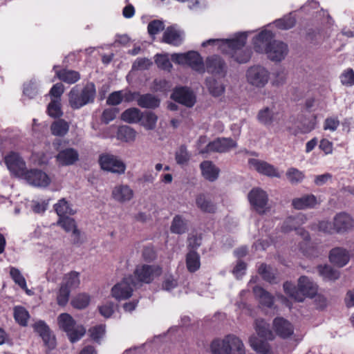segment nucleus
Here are the masks:
<instances>
[{"mask_svg": "<svg viewBox=\"0 0 354 354\" xmlns=\"http://www.w3.org/2000/svg\"><path fill=\"white\" fill-rule=\"evenodd\" d=\"M33 328L35 331L42 338L46 346L49 349H53L55 347V337L44 322L41 320L36 322L33 324Z\"/></svg>", "mask_w": 354, "mask_h": 354, "instance_id": "19", "label": "nucleus"}, {"mask_svg": "<svg viewBox=\"0 0 354 354\" xmlns=\"http://www.w3.org/2000/svg\"><path fill=\"white\" fill-rule=\"evenodd\" d=\"M279 113L274 106L264 107L259 110L257 118L258 121L266 126L271 125L278 119Z\"/></svg>", "mask_w": 354, "mask_h": 354, "instance_id": "27", "label": "nucleus"}, {"mask_svg": "<svg viewBox=\"0 0 354 354\" xmlns=\"http://www.w3.org/2000/svg\"><path fill=\"white\" fill-rule=\"evenodd\" d=\"M165 28L164 23L160 20H154L148 25V32L151 35H155L162 31Z\"/></svg>", "mask_w": 354, "mask_h": 354, "instance_id": "63", "label": "nucleus"}, {"mask_svg": "<svg viewBox=\"0 0 354 354\" xmlns=\"http://www.w3.org/2000/svg\"><path fill=\"white\" fill-rule=\"evenodd\" d=\"M285 292L292 299L302 301L305 297H313L317 292V286L306 276L298 279L297 288L290 282L283 284Z\"/></svg>", "mask_w": 354, "mask_h": 354, "instance_id": "2", "label": "nucleus"}, {"mask_svg": "<svg viewBox=\"0 0 354 354\" xmlns=\"http://www.w3.org/2000/svg\"><path fill=\"white\" fill-rule=\"evenodd\" d=\"M68 97H69V104L73 109H80L83 106L75 105L73 102L74 100L79 101L81 102V101H82L81 100L82 99V94L81 91L76 86L73 88L71 90V91L68 94Z\"/></svg>", "mask_w": 354, "mask_h": 354, "instance_id": "56", "label": "nucleus"}, {"mask_svg": "<svg viewBox=\"0 0 354 354\" xmlns=\"http://www.w3.org/2000/svg\"><path fill=\"white\" fill-rule=\"evenodd\" d=\"M245 77L247 82L257 88H264L270 79V73L261 65H254L248 68Z\"/></svg>", "mask_w": 354, "mask_h": 354, "instance_id": "6", "label": "nucleus"}, {"mask_svg": "<svg viewBox=\"0 0 354 354\" xmlns=\"http://www.w3.org/2000/svg\"><path fill=\"white\" fill-rule=\"evenodd\" d=\"M249 344L257 353L260 354H270V344L265 341L259 339L255 335H252L249 338Z\"/></svg>", "mask_w": 354, "mask_h": 354, "instance_id": "39", "label": "nucleus"}, {"mask_svg": "<svg viewBox=\"0 0 354 354\" xmlns=\"http://www.w3.org/2000/svg\"><path fill=\"white\" fill-rule=\"evenodd\" d=\"M206 86L209 92L215 97L221 95L225 91L223 84L212 77L206 80Z\"/></svg>", "mask_w": 354, "mask_h": 354, "instance_id": "44", "label": "nucleus"}, {"mask_svg": "<svg viewBox=\"0 0 354 354\" xmlns=\"http://www.w3.org/2000/svg\"><path fill=\"white\" fill-rule=\"evenodd\" d=\"M210 348L212 354H245L243 341L234 335L214 340Z\"/></svg>", "mask_w": 354, "mask_h": 354, "instance_id": "3", "label": "nucleus"}, {"mask_svg": "<svg viewBox=\"0 0 354 354\" xmlns=\"http://www.w3.org/2000/svg\"><path fill=\"white\" fill-rule=\"evenodd\" d=\"M59 327L65 331L71 342L80 340L85 334L86 329L77 324L73 318L68 313H62L57 317Z\"/></svg>", "mask_w": 354, "mask_h": 354, "instance_id": "4", "label": "nucleus"}, {"mask_svg": "<svg viewBox=\"0 0 354 354\" xmlns=\"http://www.w3.org/2000/svg\"><path fill=\"white\" fill-rule=\"evenodd\" d=\"M286 176L288 180L292 184L299 183L305 178V175L303 171L294 167H291L288 169Z\"/></svg>", "mask_w": 354, "mask_h": 354, "instance_id": "49", "label": "nucleus"}, {"mask_svg": "<svg viewBox=\"0 0 354 354\" xmlns=\"http://www.w3.org/2000/svg\"><path fill=\"white\" fill-rule=\"evenodd\" d=\"M335 231L339 234L346 233L354 227V218L346 212L337 214L334 218Z\"/></svg>", "mask_w": 354, "mask_h": 354, "instance_id": "16", "label": "nucleus"}, {"mask_svg": "<svg viewBox=\"0 0 354 354\" xmlns=\"http://www.w3.org/2000/svg\"><path fill=\"white\" fill-rule=\"evenodd\" d=\"M196 56H190L188 57L187 65L191 66L194 70L198 72H203L205 71L204 64L201 55L195 52Z\"/></svg>", "mask_w": 354, "mask_h": 354, "instance_id": "51", "label": "nucleus"}, {"mask_svg": "<svg viewBox=\"0 0 354 354\" xmlns=\"http://www.w3.org/2000/svg\"><path fill=\"white\" fill-rule=\"evenodd\" d=\"M248 198L253 209L259 214H265L270 210L269 199L267 193L261 188L252 189Z\"/></svg>", "mask_w": 354, "mask_h": 354, "instance_id": "8", "label": "nucleus"}, {"mask_svg": "<svg viewBox=\"0 0 354 354\" xmlns=\"http://www.w3.org/2000/svg\"><path fill=\"white\" fill-rule=\"evenodd\" d=\"M196 205L203 212L214 213L216 209V205L212 201V196L207 194L197 195Z\"/></svg>", "mask_w": 354, "mask_h": 354, "instance_id": "28", "label": "nucleus"}, {"mask_svg": "<svg viewBox=\"0 0 354 354\" xmlns=\"http://www.w3.org/2000/svg\"><path fill=\"white\" fill-rule=\"evenodd\" d=\"M274 37V35L270 30L267 28L263 29L252 39L254 50L257 53L264 54L270 48V44H272Z\"/></svg>", "mask_w": 354, "mask_h": 354, "instance_id": "14", "label": "nucleus"}, {"mask_svg": "<svg viewBox=\"0 0 354 354\" xmlns=\"http://www.w3.org/2000/svg\"><path fill=\"white\" fill-rule=\"evenodd\" d=\"M304 216L299 214L295 217H288L282 225V230L285 232H290L292 230H297L298 226L304 223Z\"/></svg>", "mask_w": 354, "mask_h": 354, "instance_id": "45", "label": "nucleus"}, {"mask_svg": "<svg viewBox=\"0 0 354 354\" xmlns=\"http://www.w3.org/2000/svg\"><path fill=\"white\" fill-rule=\"evenodd\" d=\"M137 132L129 126H122L118 129V139L126 142H133L136 140Z\"/></svg>", "mask_w": 354, "mask_h": 354, "instance_id": "41", "label": "nucleus"}, {"mask_svg": "<svg viewBox=\"0 0 354 354\" xmlns=\"http://www.w3.org/2000/svg\"><path fill=\"white\" fill-rule=\"evenodd\" d=\"M69 130V124L64 120H55L50 125V131L53 136L63 137Z\"/></svg>", "mask_w": 354, "mask_h": 354, "instance_id": "42", "label": "nucleus"}, {"mask_svg": "<svg viewBox=\"0 0 354 354\" xmlns=\"http://www.w3.org/2000/svg\"><path fill=\"white\" fill-rule=\"evenodd\" d=\"M274 24L275 26L282 30L290 29L295 26V19L290 15L286 16L282 19L276 20Z\"/></svg>", "mask_w": 354, "mask_h": 354, "instance_id": "53", "label": "nucleus"}, {"mask_svg": "<svg viewBox=\"0 0 354 354\" xmlns=\"http://www.w3.org/2000/svg\"><path fill=\"white\" fill-rule=\"evenodd\" d=\"M39 86L35 80H31L24 85V93L29 98H33L38 93Z\"/></svg>", "mask_w": 354, "mask_h": 354, "instance_id": "54", "label": "nucleus"}, {"mask_svg": "<svg viewBox=\"0 0 354 354\" xmlns=\"http://www.w3.org/2000/svg\"><path fill=\"white\" fill-rule=\"evenodd\" d=\"M272 328L276 334L282 338L290 337L294 332L292 324L282 317H277L274 319Z\"/></svg>", "mask_w": 354, "mask_h": 354, "instance_id": "24", "label": "nucleus"}, {"mask_svg": "<svg viewBox=\"0 0 354 354\" xmlns=\"http://www.w3.org/2000/svg\"><path fill=\"white\" fill-rule=\"evenodd\" d=\"M134 192L128 185L119 184L113 187L111 191L112 198L118 203L124 204L133 199Z\"/></svg>", "mask_w": 354, "mask_h": 354, "instance_id": "18", "label": "nucleus"}, {"mask_svg": "<svg viewBox=\"0 0 354 354\" xmlns=\"http://www.w3.org/2000/svg\"><path fill=\"white\" fill-rule=\"evenodd\" d=\"M184 32L176 25L167 27L165 30L162 41L173 46H179L184 39Z\"/></svg>", "mask_w": 354, "mask_h": 354, "instance_id": "21", "label": "nucleus"}, {"mask_svg": "<svg viewBox=\"0 0 354 354\" xmlns=\"http://www.w3.org/2000/svg\"><path fill=\"white\" fill-rule=\"evenodd\" d=\"M207 72L224 76L226 73V64L223 60L217 55L209 57L205 62Z\"/></svg>", "mask_w": 354, "mask_h": 354, "instance_id": "22", "label": "nucleus"}, {"mask_svg": "<svg viewBox=\"0 0 354 354\" xmlns=\"http://www.w3.org/2000/svg\"><path fill=\"white\" fill-rule=\"evenodd\" d=\"M79 159L77 151L73 148H66L61 150L56 156V160L59 165H71Z\"/></svg>", "mask_w": 354, "mask_h": 354, "instance_id": "25", "label": "nucleus"}, {"mask_svg": "<svg viewBox=\"0 0 354 354\" xmlns=\"http://www.w3.org/2000/svg\"><path fill=\"white\" fill-rule=\"evenodd\" d=\"M80 283L79 273L77 272H71L66 274L62 282L63 286L69 288L70 290L77 288Z\"/></svg>", "mask_w": 354, "mask_h": 354, "instance_id": "43", "label": "nucleus"}, {"mask_svg": "<svg viewBox=\"0 0 354 354\" xmlns=\"http://www.w3.org/2000/svg\"><path fill=\"white\" fill-rule=\"evenodd\" d=\"M175 158L178 164L183 165L189 161L190 158V155L188 153L187 149L184 146H181L176 151Z\"/></svg>", "mask_w": 354, "mask_h": 354, "instance_id": "57", "label": "nucleus"}, {"mask_svg": "<svg viewBox=\"0 0 354 354\" xmlns=\"http://www.w3.org/2000/svg\"><path fill=\"white\" fill-rule=\"evenodd\" d=\"M98 163L102 170L112 174L122 175L126 171L125 163L118 156L110 153L100 154Z\"/></svg>", "mask_w": 354, "mask_h": 354, "instance_id": "7", "label": "nucleus"}, {"mask_svg": "<svg viewBox=\"0 0 354 354\" xmlns=\"http://www.w3.org/2000/svg\"><path fill=\"white\" fill-rule=\"evenodd\" d=\"M317 269L319 274L326 281H335L340 277L339 271L328 265H319Z\"/></svg>", "mask_w": 354, "mask_h": 354, "instance_id": "35", "label": "nucleus"}, {"mask_svg": "<svg viewBox=\"0 0 354 354\" xmlns=\"http://www.w3.org/2000/svg\"><path fill=\"white\" fill-rule=\"evenodd\" d=\"M53 207L59 218L71 216L76 213V211L65 198L59 200Z\"/></svg>", "mask_w": 354, "mask_h": 354, "instance_id": "31", "label": "nucleus"}, {"mask_svg": "<svg viewBox=\"0 0 354 354\" xmlns=\"http://www.w3.org/2000/svg\"><path fill=\"white\" fill-rule=\"evenodd\" d=\"M158 120V117L155 113L151 111L142 112L140 124L145 129L151 131L156 127Z\"/></svg>", "mask_w": 354, "mask_h": 354, "instance_id": "34", "label": "nucleus"}, {"mask_svg": "<svg viewBox=\"0 0 354 354\" xmlns=\"http://www.w3.org/2000/svg\"><path fill=\"white\" fill-rule=\"evenodd\" d=\"M10 176L23 179L28 171L24 158L17 152L10 151L3 158Z\"/></svg>", "mask_w": 354, "mask_h": 354, "instance_id": "5", "label": "nucleus"}, {"mask_svg": "<svg viewBox=\"0 0 354 354\" xmlns=\"http://www.w3.org/2000/svg\"><path fill=\"white\" fill-rule=\"evenodd\" d=\"M185 261L187 269L190 272H195L201 267L200 256L195 250H189Z\"/></svg>", "mask_w": 354, "mask_h": 354, "instance_id": "40", "label": "nucleus"}, {"mask_svg": "<svg viewBox=\"0 0 354 354\" xmlns=\"http://www.w3.org/2000/svg\"><path fill=\"white\" fill-rule=\"evenodd\" d=\"M329 260L333 265L342 268L348 263L350 254L348 252L343 248H335L330 250Z\"/></svg>", "mask_w": 354, "mask_h": 354, "instance_id": "23", "label": "nucleus"}, {"mask_svg": "<svg viewBox=\"0 0 354 354\" xmlns=\"http://www.w3.org/2000/svg\"><path fill=\"white\" fill-rule=\"evenodd\" d=\"M255 330L259 337L266 340H272L274 337L270 329L269 324L262 319H258L255 321Z\"/></svg>", "mask_w": 354, "mask_h": 354, "instance_id": "36", "label": "nucleus"}, {"mask_svg": "<svg viewBox=\"0 0 354 354\" xmlns=\"http://www.w3.org/2000/svg\"><path fill=\"white\" fill-rule=\"evenodd\" d=\"M259 272L265 280L269 282H272L274 279V274L271 268L265 264L261 265L259 268Z\"/></svg>", "mask_w": 354, "mask_h": 354, "instance_id": "64", "label": "nucleus"}, {"mask_svg": "<svg viewBox=\"0 0 354 354\" xmlns=\"http://www.w3.org/2000/svg\"><path fill=\"white\" fill-rule=\"evenodd\" d=\"M29 185L37 187H46L51 183V178L44 171L37 169H28L23 178Z\"/></svg>", "mask_w": 354, "mask_h": 354, "instance_id": "13", "label": "nucleus"}, {"mask_svg": "<svg viewBox=\"0 0 354 354\" xmlns=\"http://www.w3.org/2000/svg\"><path fill=\"white\" fill-rule=\"evenodd\" d=\"M272 85L279 86L284 84L287 79V73L284 69L279 68L276 70L272 75Z\"/></svg>", "mask_w": 354, "mask_h": 354, "instance_id": "52", "label": "nucleus"}, {"mask_svg": "<svg viewBox=\"0 0 354 354\" xmlns=\"http://www.w3.org/2000/svg\"><path fill=\"white\" fill-rule=\"evenodd\" d=\"M203 176L209 181L216 180L219 174V169L211 161L205 160L200 165Z\"/></svg>", "mask_w": 354, "mask_h": 354, "instance_id": "29", "label": "nucleus"}, {"mask_svg": "<svg viewBox=\"0 0 354 354\" xmlns=\"http://www.w3.org/2000/svg\"><path fill=\"white\" fill-rule=\"evenodd\" d=\"M80 91L82 94V101L80 102L74 100L73 102L75 105L84 106L94 101L96 95V89L93 83H88Z\"/></svg>", "mask_w": 354, "mask_h": 354, "instance_id": "30", "label": "nucleus"}, {"mask_svg": "<svg viewBox=\"0 0 354 354\" xmlns=\"http://www.w3.org/2000/svg\"><path fill=\"white\" fill-rule=\"evenodd\" d=\"M196 56L195 51H189L186 53H174L171 55V60L178 64L185 65L187 63L188 57Z\"/></svg>", "mask_w": 354, "mask_h": 354, "instance_id": "58", "label": "nucleus"}, {"mask_svg": "<svg viewBox=\"0 0 354 354\" xmlns=\"http://www.w3.org/2000/svg\"><path fill=\"white\" fill-rule=\"evenodd\" d=\"M236 142L230 138H219L210 142L204 149L200 151L201 153L209 152L225 153L232 148L236 147Z\"/></svg>", "mask_w": 354, "mask_h": 354, "instance_id": "12", "label": "nucleus"}, {"mask_svg": "<svg viewBox=\"0 0 354 354\" xmlns=\"http://www.w3.org/2000/svg\"><path fill=\"white\" fill-rule=\"evenodd\" d=\"M170 230L174 234H183L187 230V223L180 216H176L173 218Z\"/></svg>", "mask_w": 354, "mask_h": 354, "instance_id": "46", "label": "nucleus"}, {"mask_svg": "<svg viewBox=\"0 0 354 354\" xmlns=\"http://www.w3.org/2000/svg\"><path fill=\"white\" fill-rule=\"evenodd\" d=\"M88 333L93 340L97 342L104 335L105 326L103 325L93 326L88 330Z\"/></svg>", "mask_w": 354, "mask_h": 354, "instance_id": "61", "label": "nucleus"}, {"mask_svg": "<svg viewBox=\"0 0 354 354\" xmlns=\"http://www.w3.org/2000/svg\"><path fill=\"white\" fill-rule=\"evenodd\" d=\"M318 204L319 201L313 194H306L301 197L295 198L292 201V205L297 209L314 208Z\"/></svg>", "mask_w": 354, "mask_h": 354, "instance_id": "26", "label": "nucleus"}, {"mask_svg": "<svg viewBox=\"0 0 354 354\" xmlns=\"http://www.w3.org/2000/svg\"><path fill=\"white\" fill-rule=\"evenodd\" d=\"M136 101L138 105L142 108L156 109L160 105V100L151 94L139 95Z\"/></svg>", "mask_w": 354, "mask_h": 354, "instance_id": "32", "label": "nucleus"}, {"mask_svg": "<svg viewBox=\"0 0 354 354\" xmlns=\"http://www.w3.org/2000/svg\"><path fill=\"white\" fill-rule=\"evenodd\" d=\"M71 290L69 288H66L65 286L61 285L57 295V301L59 306H65L69 299Z\"/></svg>", "mask_w": 354, "mask_h": 354, "instance_id": "55", "label": "nucleus"}, {"mask_svg": "<svg viewBox=\"0 0 354 354\" xmlns=\"http://www.w3.org/2000/svg\"><path fill=\"white\" fill-rule=\"evenodd\" d=\"M155 62L158 66L163 70L170 71L172 68L169 59L166 55H157Z\"/></svg>", "mask_w": 354, "mask_h": 354, "instance_id": "59", "label": "nucleus"}, {"mask_svg": "<svg viewBox=\"0 0 354 354\" xmlns=\"http://www.w3.org/2000/svg\"><path fill=\"white\" fill-rule=\"evenodd\" d=\"M171 97L174 100L187 107L193 106L196 102L194 93L185 87L176 88Z\"/></svg>", "mask_w": 354, "mask_h": 354, "instance_id": "20", "label": "nucleus"}, {"mask_svg": "<svg viewBox=\"0 0 354 354\" xmlns=\"http://www.w3.org/2000/svg\"><path fill=\"white\" fill-rule=\"evenodd\" d=\"M253 292L261 305L266 307H271L272 306L273 297L268 292L259 286H255L253 288Z\"/></svg>", "mask_w": 354, "mask_h": 354, "instance_id": "38", "label": "nucleus"}, {"mask_svg": "<svg viewBox=\"0 0 354 354\" xmlns=\"http://www.w3.org/2000/svg\"><path fill=\"white\" fill-rule=\"evenodd\" d=\"M248 34L247 32H239L236 34L232 38L227 39H210L202 43V46L205 47L208 45L220 50L225 54L228 55L235 62L243 64L248 62L251 57V50L244 48L246 44Z\"/></svg>", "mask_w": 354, "mask_h": 354, "instance_id": "1", "label": "nucleus"}, {"mask_svg": "<svg viewBox=\"0 0 354 354\" xmlns=\"http://www.w3.org/2000/svg\"><path fill=\"white\" fill-rule=\"evenodd\" d=\"M56 68V66H54L53 70L55 71L57 77L67 84H74L80 78V75L77 71L66 69L57 71Z\"/></svg>", "mask_w": 354, "mask_h": 354, "instance_id": "33", "label": "nucleus"}, {"mask_svg": "<svg viewBox=\"0 0 354 354\" xmlns=\"http://www.w3.org/2000/svg\"><path fill=\"white\" fill-rule=\"evenodd\" d=\"M340 80L343 85L351 86L354 85V71L348 68L344 71L340 76Z\"/></svg>", "mask_w": 354, "mask_h": 354, "instance_id": "60", "label": "nucleus"}, {"mask_svg": "<svg viewBox=\"0 0 354 354\" xmlns=\"http://www.w3.org/2000/svg\"><path fill=\"white\" fill-rule=\"evenodd\" d=\"M248 165L250 169L257 171L258 173L270 177H280L277 169L268 162L255 158H250Z\"/></svg>", "mask_w": 354, "mask_h": 354, "instance_id": "15", "label": "nucleus"}, {"mask_svg": "<svg viewBox=\"0 0 354 354\" xmlns=\"http://www.w3.org/2000/svg\"><path fill=\"white\" fill-rule=\"evenodd\" d=\"M90 302V297L86 293H81L74 297L71 300V305L77 309L85 308Z\"/></svg>", "mask_w": 354, "mask_h": 354, "instance_id": "48", "label": "nucleus"}, {"mask_svg": "<svg viewBox=\"0 0 354 354\" xmlns=\"http://www.w3.org/2000/svg\"><path fill=\"white\" fill-rule=\"evenodd\" d=\"M288 52L287 44L279 40H273L270 44V48L264 54L268 59L274 62H280L286 57Z\"/></svg>", "mask_w": 354, "mask_h": 354, "instance_id": "11", "label": "nucleus"}, {"mask_svg": "<svg viewBox=\"0 0 354 354\" xmlns=\"http://www.w3.org/2000/svg\"><path fill=\"white\" fill-rule=\"evenodd\" d=\"M55 225L61 227L66 232L71 233L74 243L80 242L81 232L77 228V223L73 218L69 216L61 217Z\"/></svg>", "mask_w": 354, "mask_h": 354, "instance_id": "17", "label": "nucleus"}, {"mask_svg": "<svg viewBox=\"0 0 354 354\" xmlns=\"http://www.w3.org/2000/svg\"><path fill=\"white\" fill-rule=\"evenodd\" d=\"M162 272V269L158 265L141 264L136 266L134 276L138 281L149 283Z\"/></svg>", "mask_w": 354, "mask_h": 354, "instance_id": "10", "label": "nucleus"}, {"mask_svg": "<svg viewBox=\"0 0 354 354\" xmlns=\"http://www.w3.org/2000/svg\"><path fill=\"white\" fill-rule=\"evenodd\" d=\"M14 317L17 322L21 326H26L30 317L28 312L21 306H16L14 308Z\"/></svg>", "mask_w": 354, "mask_h": 354, "instance_id": "47", "label": "nucleus"}, {"mask_svg": "<svg viewBox=\"0 0 354 354\" xmlns=\"http://www.w3.org/2000/svg\"><path fill=\"white\" fill-rule=\"evenodd\" d=\"M47 111L50 117H60L62 115L60 99H51V101L48 106Z\"/></svg>", "mask_w": 354, "mask_h": 354, "instance_id": "50", "label": "nucleus"}, {"mask_svg": "<svg viewBox=\"0 0 354 354\" xmlns=\"http://www.w3.org/2000/svg\"><path fill=\"white\" fill-rule=\"evenodd\" d=\"M135 286L131 276L125 277L112 287L111 295L118 301L127 299L132 296Z\"/></svg>", "mask_w": 354, "mask_h": 354, "instance_id": "9", "label": "nucleus"}, {"mask_svg": "<svg viewBox=\"0 0 354 354\" xmlns=\"http://www.w3.org/2000/svg\"><path fill=\"white\" fill-rule=\"evenodd\" d=\"M10 273L16 283H17L22 289L26 288V280L19 270L12 268Z\"/></svg>", "mask_w": 354, "mask_h": 354, "instance_id": "62", "label": "nucleus"}, {"mask_svg": "<svg viewBox=\"0 0 354 354\" xmlns=\"http://www.w3.org/2000/svg\"><path fill=\"white\" fill-rule=\"evenodd\" d=\"M142 111L138 108H129L121 114V120L129 124H136L142 119Z\"/></svg>", "mask_w": 354, "mask_h": 354, "instance_id": "37", "label": "nucleus"}]
</instances>
